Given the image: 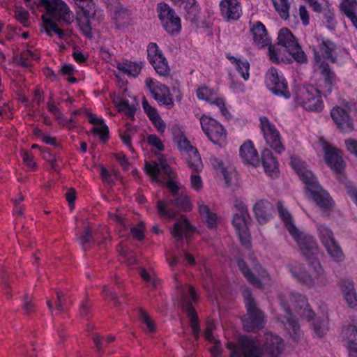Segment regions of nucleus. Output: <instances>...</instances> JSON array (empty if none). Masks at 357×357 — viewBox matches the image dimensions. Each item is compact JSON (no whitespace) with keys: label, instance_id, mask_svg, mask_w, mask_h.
Wrapping results in <instances>:
<instances>
[{"label":"nucleus","instance_id":"obj_10","mask_svg":"<svg viewBox=\"0 0 357 357\" xmlns=\"http://www.w3.org/2000/svg\"><path fill=\"white\" fill-rule=\"evenodd\" d=\"M278 44L285 47L287 51L299 63H306L307 57L296 38L287 28H282L278 36Z\"/></svg>","mask_w":357,"mask_h":357},{"label":"nucleus","instance_id":"obj_17","mask_svg":"<svg viewBox=\"0 0 357 357\" xmlns=\"http://www.w3.org/2000/svg\"><path fill=\"white\" fill-rule=\"evenodd\" d=\"M291 236L296 241L301 252L309 261L318 260L317 255L319 253V248L317 241L312 236L303 233L299 229Z\"/></svg>","mask_w":357,"mask_h":357},{"label":"nucleus","instance_id":"obj_21","mask_svg":"<svg viewBox=\"0 0 357 357\" xmlns=\"http://www.w3.org/2000/svg\"><path fill=\"white\" fill-rule=\"evenodd\" d=\"M314 70L322 77L323 84L320 85L324 93H331L333 87L337 84L338 78L328 63H314Z\"/></svg>","mask_w":357,"mask_h":357},{"label":"nucleus","instance_id":"obj_19","mask_svg":"<svg viewBox=\"0 0 357 357\" xmlns=\"http://www.w3.org/2000/svg\"><path fill=\"white\" fill-rule=\"evenodd\" d=\"M147 59L155 72L162 77H168L170 68L167 59L158 45L151 43L147 47Z\"/></svg>","mask_w":357,"mask_h":357},{"label":"nucleus","instance_id":"obj_23","mask_svg":"<svg viewBox=\"0 0 357 357\" xmlns=\"http://www.w3.org/2000/svg\"><path fill=\"white\" fill-rule=\"evenodd\" d=\"M266 342L263 348H259L261 357H278L283 349V342L280 337L272 333L265 334Z\"/></svg>","mask_w":357,"mask_h":357},{"label":"nucleus","instance_id":"obj_36","mask_svg":"<svg viewBox=\"0 0 357 357\" xmlns=\"http://www.w3.org/2000/svg\"><path fill=\"white\" fill-rule=\"evenodd\" d=\"M114 20L117 29H123L131 24V13L126 8H119L114 13Z\"/></svg>","mask_w":357,"mask_h":357},{"label":"nucleus","instance_id":"obj_24","mask_svg":"<svg viewBox=\"0 0 357 357\" xmlns=\"http://www.w3.org/2000/svg\"><path fill=\"white\" fill-rule=\"evenodd\" d=\"M290 303L294 307L297 313L307 321L312 320L314 317V312L310 308L307 299L299 293L292 292L289 295Z\"/></svg>","mask_w":357,"mask_h":357},{"label":"nucleus","instance_id":"obj_35","mask_svg":"<svg viewBox=\"0 0 357 357\" xmlns=\"http://www.w3.org/2000/svg\"><path fill=\"white\" fill-rule=\"evenodd\" d=\"M187 153L186 161L189 167L193 172H201L203 169V164L197 149L195 147H190V150Z\"/></svg>","mask_w":357,"mask_h":357},{"label":"nucleus","instance_id":"obj_42","mask_svg":"<svg viewBox=\"0 0 357 357\" xmlns=\"http://www.w3.org/2000/svg\"><path fill=\"white\" fill-rule=\"evenodd\" d=\"M80 11L86 17H93L96 14V6L92 0H75Z\"/></svg>","mask_w":357,"mask_h":357},{"label":"nucleus","instance_id":"obj_64","mask_svg":"<svg viewBox=\"0 0 357 357\" xmlns=\"http://www.w3.org/2000/svg\"><path fill=\"white\" fill-rule=\"evenodd\" d=\"M268 47L270 60L273 63H278L280 62V57L278 50L271 45V43Z\"/></svg>","mask_w":357,"mask_h":357},{"label":"nucleus","instance_id":"obj_1","mask_svg":"<svg viewBox=\"0 0 357 357\" xmlns=\"http://www.w3.org/2000/svg\"><path fill=\"white\" fill-rule=\"evenodd\" d=\"M38 5L45 10V15L42 16L44 31L49 36L55 33L59 39H63L66 33L58 26L56 22L72 23L74 20L73 12L61 0H40Z\"/></svg>","mask_w":357,"mask_h":357},{"label":"nucleus","instance_id":"obj_38","mask_svg":"<svg viewBox=\"0 0 357 357\" xmlns=\"http://www.w3.org/2000/svg\"><path fill=\"white\" fill-rule=\"evenodd\" d=\"M15 61L23 68H29L33 64V61L38 60L40 59L36 54H33L32 51L26 50L20 52L17 56H15Z\"/></svg>","mask_w":357,"mask_h":357},{"label":"nucleus","instance_id":"obj_63","mask_svg":"<svg viewBox=\"0 0 357 357\" xmlns=\"http://www.w3.org/2000/svg\"><path fill=\"white\" fill-rule=\"evenodd\" d=\"M56 309L58 311L65 310L66 299L64 298L63 294L61 291H56Z\"/></svg>","mask_w":357,"mask_h":357},{"label":"nucleus","instance_id":"obj_28","mask_svg":"<svg viewBox=\"0 0 357 357\" xmlns=\"http://www.w3.org/2000/svg\"><path fill=\"white\" fill-rule=\"evenodd\" d=\"M273 205L268 199H262L255 203L253 206L257 220L261 225L266 223L271 217Z\"/></svg>","mask_w":357,"mask_h":357},{"label":"nucleus","instance_id":"obj_47","mask_svg":"<svg viewBox=\"0 0 357 357\" xmlns=\"http://www.w3.org/2000/svg\"><path fill=\"white\" fill-rule=\"evenodd\" d=\"M142 104L144 112L146 113V114L147 115L151 121L152 120H155L157 117L160 116L158 112V110L155 107L151 106L146 98H144L142 100Z\"/></svg>","mask_w":357,"mask_h":357},{"label":"nucleus","instance_id":"obj_22","mask_svg":"<svg viewBox=\"0 0 357 357\" xmlns=\"http://www.w3.org/2000/svg\"><path fill=\"white\" fill-rule=\"evenodd\" d=\"M219 7L221 16L227 22L236 21L242 15V6L238 0H221Z\"/></svg>","mask_w":357,"mask_h":357},{"label":"nucleus","instance_id":"obj_4","mask_svg":"<svg viewBox=\"0 0 357 357\" xmlns=\"http://www.w3.org/2000/svg\"><path fill=\"white\" fill-rule=\"evenodd\" d=\"M235 213L232 219V225L239 237L241 244L249 248L251 246L249 226L252 219L245 204L239 199L234 201Z\"/></svg>","mask_w":357,"mask_h":357},{"label":"nucleus","instance_id":"obj_57","mask_svg":"<svg viewBox=\"0 0 357 357\" xmlns=\"http://www.w3.org/2000/svg\"><path fill=\"white\" fill-rule=\"evenodd\" d=\"M352 22L353 25L357 29V8H353L341 11Z\"/></svg>","mask_w":357,"mask_h":357},{"label":"nucleus","instance_id":"obj_6","mask_svg":"<svg viewBox=\"0 0 357 357\" xmlns=\"http://www.w3.org/2000/svg\"><path fill=\"white\" fill-rule=\"evenodd\" d=\"M314 40L316 43L312 45L314 63H328L326 60L332 63H337L338 59L336 54L337 45L335 43L320 36H314Z\"/></svg>","mask_w":357,"mask_h":357},{"label":"nucleus","instance_id":"obj_30","mask_svg":"<svg viewBox=\"0 0 357 357\" xmlns=\"http://www.w3.org/2000/svg\"><path fill=\"white\" fill-rule=\"evenodd\" d=\"M261 162L265 172L269 176H274L278 172V161L272 151L265 149L261 153Z\"/></svg>","mask_w":357,"mask_h":357},{"label":"nucleus","instance_id":"obj_58","mask_svg":"<svg viewBox=\"0 0 357 357\" xmlns=\"http://www.w3.org/2000/svg\"><path fill=\"white\" fill-rule=\"evenodd\" d=\"M299 16L304 26H307L310 24L309 13L305 6H300Z\"/></svg>","mask_w":357,"mask_h":357},{"label":"nucleus","instance_id":"obj_3","mask_svg":"<svg viewBox=\"0 0 357 357\" xmlns=\"http://www.w3.org/2000/svg\"><path fill=\"white\" fill-rule=\"evenodd\" d=\"M310 264L314 269L313 275L307 272L304 266L299 263L290 264L287 267L293 277L303 285L310 288L327 284L328 280L319 261H311Z\"/></svg>","mask_w":357,"mask_h":357},{"label":"nucleus","instance_id":"obj_11","mask_svg":"<svg viewBox=\"0 0 357 357\" xmlns=\"http://www.w3.org/2000/svg\"><path fill=\"white\" fill-rule=\"evenodd\" d=\"M158 18L164 29L172 35L178 34L181 29V19L174 10L164 2L157 5Z\"/></svg>","mask_w":357,"mask_h":357},{"label":"nucleus","instance_id":"obj_18","mask_svg":"<svg viewBox=\"0 0 357 357\" xmlns=\"http://www.w3.org/2000/svg\"><path fill=\"white\" fill-rule=\"evenodd\" d=\"M145 84L160 105H164L167 109H172L174 106L172 96L166 85L151 77L146 79Z\"/></svg>","mask_w":357,"mask_h":357},{"label":"nucleus","instance_id":"obj_27","mask_svg":"<svg viewBox=\"0 0 357 357\" xmlns=\"http://www.w3.org/2000/svg\"><path fill=\"white\" fill-rule=\"evenodd\" d=\"M239 155L243 162L257 167L260 164L258 152L251 140H247L240 147Z\"/></svg>","mask_w":357,"mask_h":357},{"label":"nucleus","instance_id":"obj_34","mask_svg":"<svg viewBox=\"0 0 357 357\" xmlns=\"http://www.w3.org/2000/svg\"><path fill=\"white\" fill-rule=\"evenodd\" d=\"M143 67V62H133L129 60H126L117 64V69L124 74L130 76H137Z\"/></svg>","mask_w":357,"mask_h":357},{"label":"nucleus","instance_id":"obj_15","mask_svg":"<svg viewBox=\"0 0 357 357\" xmlns=\"http://www.w3.org/2000/svg\"><path fill=\"white\" fill-rule=\"evenodd\" d=\"M259 122V127L266 144L277 153H282L285 148L282 142L280 133L275 126L266 116H261Z\"/></svg>","mask_w":357,"mask_h":357},{"label":"nucleus","instance_id":"obj_60","mask_svg":"<svg viewBox=\"0 0 357 357\" xmlns=\"http://www.w3.org/2000/svg\"><path fill=\"white\" fill-rule=\"evenodd\" d=\"M353 8H357V0H342L340 3L341 11Z\"/></svg>","mask_w":357,"mask_h":357},{"label":"nucleus","instance_id":"obj_20","mask_svg":"<svg viewBox=\"0 0 357 357\" xmlns=\"http://www.w3.org/2000/svg\"><path fill=\"white\" fill-rule=\"evenodd\" d=\"M247 318L243 320V328L248 332H255L264 327L266 319L264 313L259 310L257 305L248 304Z\"/></svg>","mask_w":357,"mask_h":357},{"label":"nucleus","instance_id":"obj_46","mask_svg":"<svg viewBox=\"0 0 357 357\" xmlns=\"http://www.w3.org/2000/svg\"><path fill=\"white\" fill-rule=\"evenodd\" d=\"M139 318L146 326V331L149 333H153L155 331V325L151 317L144 310H139Z\"/></svg>","mask_w":357,"mask_h":357},{"label":"nucleus","instance_id":"obj_61","mask_svg":"<svg viewBox=\"0 0 357 357\" xmlns=\"http://www.w3.org/2000/svg\"><path fill=\"white\" fill-rule=\"evenodd\" d=\"M345 189L347 194L351 197L357 206V188L350 182H348L345 183Z\"/></svg>","mask_w":357,"mask_h":357},{"label":"nucleus","instance_id":"obj_39","mask_svg":"<svg viewBox=\"0 0 357 357\" xmlns=\"http://www.w3.org/2000/svg\"><path fill=\"white\" fill-rule=\"evenodd\" d=\"M199 211L202 218L204 220L208 228L216 227L217 215L211 212L208 206L199 202Z\"/></svg>","mask_w":357,"mask_h":357},{"label":"nucleus","instance_id":"obj_50","mask_svg":"<svg viewBox=\"0 0 357 357\" xmlns=\"http://www.w3.org/2000/svg\"><path fill=\"white\" fill-rule=\"evenodd\" d=\"M145 170L146 174L152 177L154 180L158 179V175L160 172L158 163L154 162L153 164H150L148 162H146Z\"/></svg>","mask_w":357,"mask_h":357},{"label":"nucleus","instance_id":"obj_56","mask_svg":"<svg viewBox=\"0 0 357 357\" xmlns=\"http://www.w3.org/2000/svg\"><path fill=\"white\" fill-rule=\"evenodd\" d=\"M347 150L357 158V141L349 138L344 142Z\"/></svg>","mask_w":357,"mask_h":357},{"label":"nucleus","instance_id":"obj_41","mask_svg":"<svg viewBox=\"0 0 357 357\" xmlns=\"http://www.w3.org/2000/svg\"><path fill=\"white\" fill-rule=\"evenodd\" d=\"M273 6L280 17L287 20L289 17V10L292 0H271Z\"/></svg>","mask_w":357,"mask_h":357},{"label":"nucleus","instance_id":"obj_33","mask_svg":"<svg viewBox=\"0 0 357 357\" xmlns=\"http://www.w3.org/2000/svg\"><path fill=\"white\" fill-rule=\"evenodd\" d=\"M237 266L243 275V276L246 278V280L253 286L262 289L264 288V284L261 282V280L256 277L251 270L249 268L246 262L241 259L237 260Z\"/></svg>","mask_w":357,"mask_h":357},{"label":"nucleus","instance_id":"obj_52","mask_svg":"<svg viewBox=\"0 0 357 357\" xmlns=\"http://www.w3.org/2000/svg\"><path fill=\"white\" fill-rule=\"evenodd\" d=\"M131 234L134 238L142 241L144 238V225L139 222L137 227L131 228Z\"/></svg>","mask_w":357,"mask_h":357},{"label":"nucleus","instance_id":"obj_12","mask_svg":"<svg viewBox=\"0 0 357 357\" xmlns=\"http://www.w3.org/2000/svg\"><path fill=\"white\" fill-rule=\"evenodd\" d=\"M226 347L228 349L231 350L230 356L261 357L259 344L255 340L249 337H241L239 339L238 345L234 342H228Z\"/></svg>","mask_w":357,"mask_h":357},{"label":"nucleus","instance_id":"obj_45","mask_svg":"<svg viewBox=\"0 0 357 357\" xmlns=\"http://www.w3.org/2000/svg\"><path fill=\"white\" fill-rule=\"evenodd\" d=\"M215 96L216 91L207 86H202L197 90V98L208 102L213 101Z\"/></svg>","mask_w":357,"mask_h":357},{"label":"nucleus","instance_id":"obj_62","mask_svg":"<svg viewBox=\"0 0 357 357\" xmlns=\"http://www.w3.org/2000/svg\"><path fill=\"white\" fill-rule=\"evenodd\" d=\"M102 294L105 298L112 300L114 302V304H118V298L116 296L115 293L107 286L103 287Z\"/></svg>","mask_w":357,"mask_h":357},{"label":"nucleus","instance_id":"obj_32","mask_svg":"<svg viewBox=\"0 0 357 357\" xmlns=\"http://www.w3.org/2000/svg\"><path fill=\"white\" fill-rule=\"evenodd\" d=\"M191 231V226L185 216L176 222L171 231L172 236L178 241Z\"/></svg>","mask_w":357,"mask_h":357},{"label":"nucleus","instance_id":"obj_43","mask_svg":"<svg viewBox=\"0 0 357 357\" xmlns=\"http://www.w3.org/2000/svg\"><path fill=\"white\" fill-rule=\"evenodd\" d=\"M278 212L282 221L284 222L285 227H287L290 235L293 234L298 229L296 227L292 221V218L289 211L284 208L282 206H278Z\"/></svg>","mask_w":357,"mask_h":357},{"label":"nucleus","instance_id":"obj_53","mask_svg":"<svg viewBox=\"0 0 357 357\" xmlns=\"http://www.w3.org/2000/svg\"><path fill=\"white\" fill-rule=\"evenodd\" d=\"M340 289L343 293V295L347 293L349 294L356 291L354 284L350 279L342 280L340 282Z\"/></svg>","mask_w":357,"mask_h":357},{"label":"nucleus","instance_id":"obj_13","mask_svg":"<svg viewBox=\"0 0 357 357\" xmlns=\"http://www.w3.org/2000/svg\"><path fill=\"white\" fill-rule=\"evenodd\" d=\"M265 83L268 89L275 96L284 97L286 99L291 97L286 79L275 68L271 67L267 70Z\"/></svg>","mask_w":357,"mask_h":357},{"label":"nucleus","instance_id":"obj_26","mask_svg":"<svg viewBox=\"0 0 357 357\" xmlns=\"http://www.w3.org/2000/svg\"><path fill=\"white\" fill-rule=\"evenodd\" d=\"M331 116L341 130L347 132L353 129L351 119L344 109L338 106L334 107L331 111Z\"/></svg>","mask_w":357,"mask_h":357},{"label":"nucleus","instance_id":"obj_55","mask_svg":"<svg viewBox=\"0 0 357 357\" xmlns=\"http://www.w3.org/2000/svg\"><path fill=\"white\" fill-rule=\"evenodd\" d=\"M175 5H185V8L191 10V12L197 11V5L195 0H171Z\"/></svg>","mask_w":357,"mask_h":357},{"label":"nucleus","instance_id":"obj_16","mask_svg":"<svg viewBox=\"0 0 357 357\" xmlns=\"http://www.w3.org/2000/svg\"><path fill=\"white\" fill-rule=\"evenodd\" d=\"M324 151L326 165L338 176V179L344 182L346 180L343 176L346 162L342 158V151L328 143L324 144Z\"/></svg>","mask_w":357,"mask_h":357},{"label":"nucleus","instance_id":"obj_59","mask_svg":"<svg viewBox=\"0 0 357 357\" xmlns=\"http://www.w3.org/2000/svg\"><path fill=\"white\" fill-rule=\"evenodd\" d=\"M344 298L350 307L357 306V294L356 291L344 294Z\"/></svg>","mask_w":357,"mask_h":357},{"label":"nucleus","instance_id":"obj_40","mask_svg":"<svg viewBox=\"0 0 357 357\" xmlns=\"http://www.w3.org/2000/svg\"><path fill=\"white\" fill-rule=\"evenodd\" d=\"M285 312L287 314L286 321L282 320V321L287 325V328L288 330L292 331L293 334H291V337L295 341H297L299 338V325L294 317L292 316L289 307L285 308Z\"/></svg>","mask_w":357,"mask_h":357},{"label":"nucleus","instance_id":"obj_9","mask_svg":"<svg viewBox=\"0 0 357 357\" xmlns=\"http://www.w3.org/2000/svg\"><path fill=\"white\" fill-rule=\"evenodd\" d=\"M202 129L209 140L219 146H223L227 144V130L215 119L203 115L200 118Z\"/></svg>","mask_w":357,"mask_h":357},{"label":"nucleus","instance_id":"obj_51","mask_svg":"<svg viewBox=\"0 0 357 357\" xmlns=\"http://www.w3.org/2000/svg\"><path fill=\"white\" fill-rule=\"evenodd\" d=\"M197 173V172H195L192 173L190 176V184L195 190L199 192L203 188V182L200 176Z\"/></svg>","mask_w":357,"mask_h":357},{"label":"nucleus","instance_id":"obj_37","mask_svg":"<svg viewBox=\"0 0 357 357\" xmlns=\"http://www.w3.org/2000/svg\"><path fill=\"white\" fill-rule=\"evenodd\" d=\"M227 59L233 64L236 66V70L241 75L245 80H248L250 77L249 70L250 63L246 60L238 59L230 54H226Z\"/></svg>","mask_w":357,"mask_h":357},{"label":"nucleus","instance_id":"obj_31","mask_svg":"<svg viewBox=\"0 0 357 357\" xmlns=\"http://www.w3.org/2000/svg\"><path fill=\"white\" fill-rule=\"evenodd\" d=\"M344 336L347 340L349 357H357V328L349 325L344 331Z\"/></svg>","mask_w":357,"mask_h":357},{"label":"nucleus","instance_id":"obj_7","mask_svg":"<svg viewBox=\"0 0 357 357\" xmlns=\"http://www.w3.org/2000/svg\"><path fill=\"white\" fill-rule=\"evenodd\" d=\"M198 297L195 288L190 285H188L182 289L181 307L189 319L190 325L195 337L199 336L200 327L199 318L192 304L197 302Z\"/></svg>","mask_w":357,"mask_h":357},{"label":"nucleus","instance_id":"obj_5","mask_svg":"<svg viewBox=\"0 0 357 357\" xmlns=\"http://www.w3.org/2000/svg\"><path fill=\"white\" fill-rule=\"evenodd\" d=\"M295 100L298 105L310 112H321L324 107L321 91L312 84L299 87Z\"/></svg>","mask_w":357,"mask_h":357},{"label":"nucleus","instance_id":"obj_25","mask_svg":"<svg viewBox=\"0 0 357 357\" xmlns=\"http://www.w3.org/2000/svg\"><path fill=\"white\" fill-rule=\"evenodd\" d=\"M250 31L252 36L253 43L257 47H265L271 43V39L266 26L261 22H250Z\"/></svg>","mask_w":357,"mask_h":357},{"label":"nucleus","instance_id":"obj_49","mask_svg":"<svg viewBox=\"0 0 357 357\" xmlns=\"http://www.w3.org/2000/svg\"><path fill=\"white\" fill-rule=\"evenodd\" d=\"M209 103L216 105L220 109L222 115L226 119H229L230 117V114L225 107V100L222 98L217 97L215 96L213 100Z\"/></svg>","mask_w":357,"mask_h":357},{"label":"nucleus","instance_id":"obj_44","mask_svg":"<svg viewBox=\"0 0 357 357\" xmlns=\"http://www.w3.org/2000/svg\"><path fill=\"white\" fill-rule=\"evenodd\" d=\"M97 242L98 238H93L92 236L91 229L89 227L85 228L84 234L79 238V244L84 250H89L91 248L93 243Z\"/></svg>","mask_w":357,"mask_h":357},{"label":"nucleus","instance_id":"obj_29","mask_svg":"<svg viewBox=\"0 0 357 357\" xmlns=\"http://www.w3.org/2000/svg\"><path fill=\"white\" fill-rule=\"evenodd\" d=\"M86 115L88 121L93 126L91 132L94 135H98L102 142H105L107 141L109 138V128L105 123L104 120L88 111L86 112Z\"/></svg>","mask_w":357,"mask_h":357},{"label":"nucleus","instance_id":"obj_14","mask_svg":"<svg viewBox=\"0 0 357 357\" xmlns=\"http://www.w3.org/2000/svg\"><path fill=\"white\" fill-rule=\"evenodd\" d=\"M317 231L321 242L330 257L336 262L343 261L344 260V255L335 239L333 231L323 225L317 227Z\"/></svg>","mask_w":357,"mask_h":357},{"label":"nucleus","instance_id":"obj_48","mask_svg":"<svg viewBox=\"0 0 357 357\" xmlns=\"http://www.w3.org/2000/svg\"><path fill=\"white\" fill-rule=\"evenodd\" d=\"M15 17L18 22H20L24 26H26V23L28 22V20L29 18V13L22 6L16 7L15 10Z\"/></svg>","mask_w":357,"mask_h":357},{"label":"nucleus","instance_id":"obj_8","mask_svg":"<svg viewBox=\"0 0 357 357\" xmlns=\"http://www.w3.org/2000/svg\"><path fill=\"white\" fill-rule=\"evenodd\" d=\"M173 200L157 202V211L161 218L167 220L175 218L178 212L174 209V206L183 211H190L192 208L191 202L186 193H179Z\"/></svg>","mask_w":357,"mask_h":357},{"label":"nucleus","instance_id":"obj_2","mask_svg":"<svg viewBox=\"0 0 357 357\" xmlns=\"http://www.w3.org/2000/svg\"><path fill=\"white\" fill-rule=\"evenodd\" d=\"M291 167L296 172L301 180L305 185L316 204L324 210L331 209L334 202L327 191L324 190L318 183L315 176L310 171L305 163L296 158H291Z\"/></svg>","mask_w":357,"mask_h":357},{"label":"nucleus","instance_id":"obj_54","mask_svg":"<svg viewBox=\"0 0 357 357\" xmlns=\"http://www.w3.org/2000/svg\"><path fill=\"white\" fill-rule=\"evenodd\" d=\"M147 142L158 151H163L165 149L161 139L155 135H149L147 137Z\"/></svg>","mask_w":357,"mask_h":357}]
</instances>
